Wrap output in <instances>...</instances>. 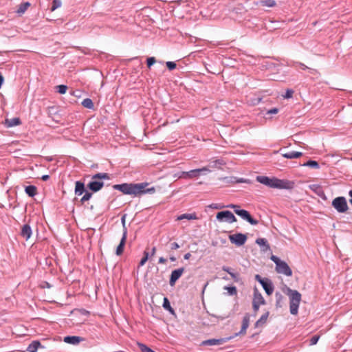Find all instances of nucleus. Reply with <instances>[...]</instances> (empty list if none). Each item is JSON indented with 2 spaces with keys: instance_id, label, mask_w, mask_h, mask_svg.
Returning a JSON list of instances; mask_svg holds the SVG:
<instances>
[{
  "instance_id": "nucleus-1",
  "label": "nucleus",
  "mask_w": 352,
  "mask_h": 352,
  "mask_svg": "<svg viewBox=\"0 0 352 352\" xmlns=\"http://www.w3.org/2000/svg\"><path fill=\"white\" fill-rule=\"evenodd\" d=\"M149 184L147 182L142 183H124L121 184H115L113 186V189L120 190L124 195H130L133 197H140L142 195L148 193L153 194L155 192V187H148Z\"/></svg>"
},
{
  "instance_id": "nucleus-2",
  "label": "nucleus",
  "mask_w": 352,
  "mask_h": 352,
  "mask_svg": "<svg viewBox=\"0 0 352 352\" xmlns=\"http://www.w3.org/2000/svg\"><path fill=\"white\" fill-rule=\"evenodd\" d=\"M285 293L289 298V309L292 315H296L298 311V307L301 301V294L297 290L286 287Z\"/></svg>"
},
{
  "instance_id": "nucleus-3",
  "label": "nucleus",
  "mask_w": 352,
  "mask_h": 352,
  "mask_svg": "<svg viewBox=\"0 0 352 352\" xmlns=\"http://www.w3.org/2000/svg\"><path fill=\"white\" fill-rule=\"evenodd\" d=\"M110 175L107 173H98L91 177V181L87 184V187L93 192L100 190L104 186V182L99 181L100 179H110Z\"/></svg>"
},
{
  "instance_id": "nucleus-4",
  "label": "nucleus",
  "mask_w": 352,
  "mask_h": 352,
  "mask_svg": "<svg viewBox=\"0 0 352 352\" xmlns=\"http://www.w3.org/2000/svg\"><path fill=\"white\" fill-rule=\"evenodd\" d=\"M332 206L339 213H345L349 210L348 204L344 197H337L333 199Z\"/></svg>"
},
{
  "instance_id": "nucleus-5",
  "label": "nucleus",
  "mask_w": 352,
  "mask_h": 352,
  "mask_svg": "<svg viewBox=\"0 0 352 352\" xmlns=\"http://www.w3.org/2000/svg\"><path fill=\"white\" fill-rule=\"evenodd\" d=\"M210 171L208 168L206 167H203L201 168H197L190 170L189 171H182L180 172V176H179V179H192L198 177L201 173Z\"/></svg>"
},
{
  "instance_id": "nucleus-6",
  "label": "nucleus",
  "mask_w": 352,
  "mask_h": 352,
  "mask_svg": "<svg viewBox=\"0 0 352 352\" xmlns=\"http://www.w3.org/2000/svg\"><path fill=\"white\" fill-rule=\"evenodd\" d=\"M216 218L220 222L226 221L228 223H232L237 221L236 217L230 210H223L217 212Z\"/></svg>"
},
{
  "instance_id": "nucleus-7",
  "label": "nucleus",
  "mask_w": 352,
  "mask_h": 352,
  "mask_svg": "<svg viewBox=\"0 0 352 352\" xmlns=\"http://www.w3.org/2000/svg\"><path fill=\"white\" fill-rule=\"evenodd\" d=\"M228 238L230 243L234 244L236 246H241L244 245L248 239L247 235L242 233L230 234L229 235Z\"/></svg>"
},
{
  "instance_id": "nucleus-8",
  "label": "nucleus",
  "mask_w": 352,
  "mask_h": 352,
  "mask_svg": "<svg viewBox=\"0 0 352 352\" xmlns=\"http://www.w3.org/2000/svg\"><path fill=\"white\" fill-rule=\"evenodd\" d=\"M294 186L295 184L293 181L280 179L276 177L274 188L292 190L294 188Z\"/></svg>"
},
{
  "instance_id": "nucleus-9",
  "label": "nucleus",
  "mask_w": 352,
  "mask_h": 352,
  "mask_svg": "<svg viewBox=\"0 0 352 352\" xmlns=\"http://www.w3.org/2000/svg\"><path fill=\"white\" fill-rule=\"evenodd\" d=\"M276 272L278 274H283L287 276H292V270L288 264L284 261H281L276 266Z\"/></svg>"
},
{
  "instance_id": "nucleus-10",
  "label": "nucleus",
  "mask_w": 352,
  "mask_h": 352,
  "mask_svg": "<svg viewBox=\"0 0 352 352\" xmlns=\"http://www.w3.org/2000/svg\"><path fill=\"white\" fill-rule=\"evenodd\" d=\"M235 213L241 217L243 219L247 221L251 225L255 226L258 223V221L254 219L248 210L243 209H237L235 210Z\"/></svg>"
},
{
  "instance_id": "nucleus-11",
  "label": "nucleus",
  "mask_w": 352,
  "mask_h": 352,
  "mask_svg": "<svg viewBox=\"0 0 352 352\" xmlns=\"http://www.w3.org/2000/svg\"><path fill=\"white\" fill-rule=\"evenodd\" d=\"M276 177H269L267 176H257L256 181L259 183L265 185L270 188H275Z\"/></svg>"
},
{
  "instance_id": "nucleus-12",
  "label": "nucleus",
  "mask_w": 352,
  "mask_h": 352,
  "mask_svg": "<svg viewBox=\"0 0 352 352\" xmlns=\"http://www.w3.org/2000/svg\"><path fill=\"white\" fill-rule=\"evenodd\" d=\"M184 272V267H180L172 271L169 280V284L170 286H174L175 285L176 281L181 277Z\"/></svg>"
},
{
  "instance_id": "nucleus-13",
  "label": "nucleus",
  "mask_w": 352,
  "mask_h": 352,
  "mask_svg": "<svg viewBox=\"0 0 352 352\" xmlns=\"http://www.w3.org/2000/svg\"><path fill=\"white\" fill-rule=\"evenodd\" d=\"M229 338H219V339H208L201 342V346H214V345H221L224 344Z\"/></svg>"
},
{
  "instance_id": "nucleus-14",
  "label": "nucleus",
  "mask_w": 352,
  "mask_h": 352,
  "mask_svg": "<svg viewBox=\"0 0 352 352\" xmlns=\"http://www.w3.org/2000/svg\"><path fill=\"white\" fill-rule=\"evenodd\" d=\"M260 284L262 285L263 289L268 296L273 293L274 287L270 279L264 278V280Z\"/></svg>"
},
{
  "instance_id": "nucleus-15",
  "label": "nucleus",
  "mask_w": 352,
  "mask_h": 352,
  "mask_svg": "<svg viewBox=\"0 0 352 352\" xmlns=\"http://www.w3.org/2000/svg\"><path fill=\"white\" fill-rule=\"evenodd\" d=\"M126 236H127V229H126V228H124V230L122 239H121L120 243L118 245V247L116 248V254L118 256L121 255L124 252V245L126 243Z\"/></svg>"
},
{
  "instance_id": "nucleus-16",
  "label": "nucleus",
  "mask_w": 352,
  "mask_h": 352,
  "mask_svg": "<svg viewBox=\"0 0 352 352\" xmlns=\"http://www.w3.org/2000/svg\"><path fill=\"white\" fill-rule=\"evenodd\" d=\"M32 231L30 226L28 224H24L21 228L20 235L23 238L25 239V240H28L32 236Z\"/></svg>"
},
{
  "instance_id": "nucleus-17",
  "label": "nucleus",
  "mask_w": 352,
  "mask_h": 352,
  "mask_svg": "<svg viewBox=\"0 0 352 352\" xmlns=\"http://www.w3.org/2000/svg\"><path fill=\"white\" fill-rule=\"evenodd\" d=\"M83 340L82 337L76 336H68L64 338L65 342L74 345L79 344Z\"/></svg>"
},
{
  "instance_id": "nucleus-18",
  "label": "nucleus",
  "mask_w": 352,
  "mask_h": 352,
  "mask_svg": "<svg viewBox=\"0 0 352 352\" xmlns=\"http://www.w3.org/2000/svg\"><path fill=\"white\" fill-rule=\"evenodd\" d=\"M252 302L259 305H265L266 303L262 294L258 291L256 288H254V298Z\"/></svg>"
},
{
  "instance_id": "nucleus-19",
  "label": "nucleus",
  "mask_w": 352,
  "mask_h": 352,
  "mask_svg": "<svg viewBox=\"0 0 352 352\" xmlns=\"http://www.w3.org/2000/svg\"><path fill=\"white\" fill-rule=\"evenodd\" d=\"M250 324V314H245L242 320V325L239 334H245L246 330L249 327Z\"/></svg>"
},
{
  "instance_id": "nucleus-20",
  "label": "nucleus",
  "mask_w": 352,
  "mask_h": 352,
  "mask_svg": "<svg viewBox=\"0 0 352 352\" xmlns=\"http://www.w3.org/2000/svg\"><path fill=\"white\" fill-rule=\"evenodd\" d=\"M250 324V314H245L242 320V325L239 334H245L246 330L249 327Z\"/></svg>"
},
{
  "instance_id": "nucleus-21",
  "label": "nucleus",
  "mask_w": 352,
  "mask_h": 352,
  "mask_svg": "<svg viewBox=\"0 0 352 352\" xmlns=\"http://www.w3.org/2000/svg\"><path fill=\"white\" fill-rule=\"evenodd\" d=\"M256 243L261 246V250L263 252H267L270 250V246L265 238H258L256 240Z\"/></svg>"
},
{
  "instance_id": "nucleus-22",
  "label": "nucleus",
  "mask_w": 352,
  "mask_h": 352,
  "mask_svg": "<svg viewBox=\"0 0 352 352\" xmlns=\"http://www.w3.org/2000/svg\"><path fill=\"white\" fill-rule=\"evenodd\" d=\"M86 191L85 184L80 181H76L75 183V194L81 195Z\"/></svg>"
},
{
  "instance_id": "nucleus-23",
  "label": "nucleus",
  "mask_w": 352,
  "mask_h": 352,
  "mask_svg": "<svg viewBox=\"0 0 352 352\" xmlns=\"http://www.w3.org/2000/svg\"><path fill=\"white\" fill-rule=\"evenodd\" d=\"M21 124V120L19 118H13L10 119H6L5 124L7 127H13L19 126Z\"/></svg>"
},
{
  "instance_id": "nucleus-24",
  "label": "nucleus",
  "mask_w": 352,
  "mask_h": 352,
  "mask_svg": "<svg viewBox=\"0 0 352 352\" xmlns=\"http://www.w3.org/2000/svg\"><path fill=\"white\" fill-rule=\"evenodd\" d=\"M255 6H266L269 8H273L276 6V3L274 0H261L254 2Z\"/></svg>"
},
{
  "instance_id": "nucleus-25",
  "label": "nucleus",
  "mask_w": 352,
  "mask_h": 352,
  "mask_svg": "<svg viewBox=\"0 0 352 352\" xmlns=\"http://www.w3.org/2000/svg\"><path fill=\"white\" fill-rule=\"evenodd\" d=\"M222 270L228 273L235 282H238L239 280V274L234 272L231 267L223 265L222 267Z\"/></svg>"
},
{
  "instance_id": "nucleus-26",
  "label": "nucleus",
  "mask_w": 352,
  "mask_h": 352,
  "mask_svg": "<svg viewBox=\"0 0 352 352\" xmlns=\"http://www.w3.org/2000/svg\"><path fill=\"white\" fill-rule=\"evenodd\" d=\"M269 311H266L264 314H263L261 318L255 322L254 326L256 328L263 326L267 322V318L269 316Z\"/></svg>"
},
{
  "instance_id": "nucleus-27",
  "label": "nucleus",
  "mask_w": 352,
  "mask_h": 352,
  "mask_svg": "<svg viewBox=\"0 0 352 352\" xmlns=\"http://www.w3.org/2000/svg\"><path fill=\"white\" fill-rule=\"evenodd\" d=\"M25 192L29 197H33L37 193V188L35 186L30 185L25 187Z\"/></svg>"
},
{
  "instance_id": "nucleus-28",
  "label": "nucleus",
  "mask_w": 352,
  "mask_h": 352,
  "mask_svg": "<svg viewBox=\"0 0 352 352\" xmlns=\"http://www.w3.org/2000/svg\"><path fill=\"white\" fill-rule=\"evenodd\" d=\"M302 155L301 152L298 151H290L283 154V156L287 159H295L298 158Z\"/></svg>"
},
{
  "instance_id": "nucleus-29",
  "label": "nucleus",
  "mask_w": 352,
  "mask_h": 352,
  "mask_svg": "<svg viewBox=\"0 0 352 352\" xmlns=\"http://www.w3.org/2000/svg\"><path fill=\"white\" fill-rule=\"evenodd\" d=\"M41 342L37 340L32 341L27 348L28 352H36L38 347L41 346Z\"/></svg>"
},
{
  "instance_id": "nucleus-30",
  "label": "nucleus",
  "mask_w": 352,
  "mask_h": 352,
  "mask_svg": "<svg viewBox=\"0 0 352 352\" xmlns=\"http://www.w3.org/2000/svg\"><path fill=\"white\" fill-rule=\"evenodd\" d=\"M162 307L165 310L168 311L171 314H173V315L175 314V310L170 306V303L168 298H166V297L164 298Z\"/></svg>"
},
{
  "instance_id": "nucleus-31",
  "label": "nucleus",
  "mask_w": 352,
  "mask_h": 352,
  "mask_svg": "<svg viewBox=\"0 0 352 352\" xmlns=\"http://www.w3.org/2000/svg\"><path fill=\"white\" fill-rule=\"evenodd\" d=\"M311 189L314 190L319 197H320L324 200L327 199L325 193L320 186H313L312 187H311Z\"/></svg>"
},
{
  "instance_id": "nucleus-32",
  "label": "nucleus",
  "mask_w": 352,
  "mask_h": 352,
  "mask_svg": "<svg viewBox=\"0 0 352 352\" xmlns=\"http://www.w3.org/2000/svg\"><path fill=\"white\" fill-rule=\"evenodd\" d=\"M197 217L196 215V213H185L182 214L180 216L177 217V220H182V219H188V220H192V219H197Z\"/></svg>"
},
{
  "instance_id": "nucleus-33",
  "label": "nucleus",
  "mask_w": 352,
  "mask_h": 352,
  "mask_svg": "<svg viewBox=\"0 0 352 352\" xmlns=\"http://www.w3.org/2000/svg\"><path fill=\"white\" fill-rule=\"evenodd\" d=\"M30 6V3L29 2H25V3H21L19 6V8L16 10V13H18L20 15L23 14Z\"/></svg>"
},
{
  "instance_id": "nucleus-34",
  "label": "nucleus",
  "mask_w": 352,
  "mask_h": 352,
  "mask_svg": "<svg viewBox=\"0 0 352 352\" xmlns=\"http://www.w3.org/2000/svg\"><path fill=\"white\" fill-rule=\"evenodd\" d=\"M275 298H276V307H281L283 300H284L283 296L280 292H277L275 294Z\"/></svg>"
},
{
  "instance_id": "nucleus-35",
  "label": "nucleus",
  "mask_w": 352,
  "mask_h": 352,
  "mask_svg": "<svg viewBox=\"0 0 352 352\" xmlns=\"http://www.w3.org/2000/svg\"><path fill=\"white\" fill-rule=\"evenodd\" d=\"M81 104L89 109H93L94 107V102L90 98H85L81 102Z\"/></svg>"
},
{
  "instance_id": "nucleus-36",
  "label": "nucleus",
  "mask_w": 352,
  "mask_h": 352,
  "mask_svg": "<svg viewBox=\"0 0 352 352\" xmlns=\"http://www.w3.org/2000/svg\"><path fill=\"white\" fill-rule=\"evenodd\" d=\"M302 166H309L310 168H316V169L320 168L318 162L316 161H314V160H309L306 163H304L302 164Z\"/></svg>"
},
{
  "instance_id": "nucleus-37",
  "label": "nucleus",
  "mask_w": 352,
  "mask_h": 352,
  "mask_svg": "<svg viewBox=\"0 0 352 352\" xmlns=\"http://www.w3.org/2000/svg\"><path fill=\"white\" fill-rule=\"evenodd\" d=\"M224 289L228 291V293L230 296H235L237 294V289L235 286H226Z\"/></svg>"
},
{
  "instance_id": "nucleus-38",
  "label": "nucleus",
  "mask_w": 352,
  "mask_h": 352,
  "mask_svg": "<svg viewBox=\"0 0 352 352\" xmlns=\"http://www.w3.org/2000/svg\"><path fill=\"white\" fill-rule=\"evenodd\" d=\"M84 193L85 195L82 196L80 201L82 204H83L85 201L89 200L93 195L92 192H90L87 190Z\"/></svg>"
},
{
  "instance_id": "nucleus-39",
  "label": "nucleus",
  "mask_w": 352,
  "mask_h": 352,
  "mask_svg": "<svg viewBox=\"0 0 352 352\" xmlns=\"http://www.w3.org/2000/svg\"><path fill=\"white\" fill-rule=\"evenodd\" d=\"M212 167L220 168L221 166L225 165L226 162H224L223 160L219 159L212 162Z\"/></svg>"
},
{
  "instance_id": "nucleus-40",
  "label": "nucleus",
  "mask_w": 352,
  "mask_h": 352,
  "mask_svg": "<svg viewBox=\"0 0 352 352\" xmlns=\"http://www.w3.org/2000/svg\"><path fill=\"white\" fill-rule=\"evenodd\" d=\"M221 179L226 184H236V177H225Z\"/></svg>"
},
{
  "instance_id": "nucleus-41",
  "label": "nucleus",
  "mask_w": 352,
  "mask_h": 352,
  "mask_svg": "<svg viewBox=\"0 0 352 352\" xmlns=\"http://www.w3.org/2000/svg\"><path fill=\"white\" fill-rule=\"evenodd\" d=\"M61 1L60 0H53L52 3L51 11H54L56 9L61 6Z\"/></svg>"
},
{
  "instance_id": "nucleus-42",
  "label": "nucleus",
  "mask_w": 352,
  "mask_h": 352,
  "mask_svg": "<svg viewBox=\"0 0 352 352\" xmlns=\"http://www.w3.org/2000/svg\"><path fill=\"white\" fill-rule=\"evenodd\" d=\"M148 257H149V253L146 251H144V256L140 260L139 266H143L146 263V262L148 261Z\"/></svg>"
},
{
  "instance_id": "nucleus-43",
  "label": "nucleus",
  "mask_w": 352,
  "mask_h": 352,
  "mask_svg": "<svg viewBox=\"0 0 352 352\" xmlns=\"http://www.w3.org/2000/svg\"><path fill=\"white\" fill-rule=\"evenodd\" d=\"M57 91L60 94H65L67 90V86L65 85H60L56 86Z\"/></svg>"
},
{
  "instance_id": "nucleus-44",
  "label": "nucleus",
  "mask_w": 352,
  "mask_h": 352,
  "mask_svg": "<svg viewBox=\"0 0 352 352\" xmlns=\"http://www.w3.org/2000/svg\"><path fill=\"white\" fill-rule=\"evenodd\" d=\"M156 62V59L155 57H149L146 60V64L148 68H151V67L154 65Z\"/></svg>"
},
{
  "instance_id": "nucleus-45",
  "label": "nucleus",
  "mask_w": 352,
  "mask_h": 352,
  "mask_svg": "<svg viewBox=\"0 0 352 352\" xmlns=\"http://www.w3.org/2000/svg\"><path fill=\"white\" fill-rule=\"evenodd\" d=\"M319 338H320V336L318 335H315V336H312L309 340V344L310 345L316 344L318 342Z\"/></svg>"
},
{
  "instance_id": "nucleus-46",
  "label": "nucleus",
  "mask_w": 352,
  "mask_h": 352,
  "mask_svg": "<svg viewBox=\"0 0 352 352\" xmlns=\"http://www.w3.org/2000/svg\"><path fill=\"white\" fill-rule=\"evenodd\" d=\"M209 207L212 209L219 210L226 208V206L218 204H212L209 206Z\"/></svg>"
},
{
  "instance_id": "nucleus-47",
  "label": "nucleus",
  "mask_w": 352,
  "mask_h": 352,
  "mask_svg": "<svg viewBox=\"0 0 352 352\" xmlns=\"http://www.w3.org/2000/svg\"><path fill=\"white\" fill-rule=\"evenodd\" d=\"M166 67L167 68L169 69V70H173L174 69L176 68L177 67V65L174 62H171V61H168L166 63Z\"/></svg>"
},
{
  "instance_id": "nucleus-48",
  "label": "nucleus",
  "mask_w": 352,
  "mask_h": 352,
  "mask_svg": "<svg viewBox=\"0 0 352 352\" xmlns=\"http://www.w3.org/2000/svg\"><path fill=\"white\" fill-rule=\"evenodd\" d=\"M294 91L292 89H287L285 94L283 95V98H291L293 96Z\"/></svg>"
},
{
  "instance_id": "nucleus-49",
  "label": "nucleus",
  "mask_w": 352,
  "mask_h": 352,
  "mask_svg": "<svg viewBox=\"0 0 352 352\" xmlns=\"http://www.w3.org/2000/svg\"><path fill=\"white\" fill-rule=\"evenodd\" d=\"M270 258L276 264V266L282 261L275 255H272Z\"/></svg>"
},
{
  "instance_id": "nucleus-50",
  "label": "nucleus",
  "mask_w": 352,
  "mask_h": 352,
  "mask_svg": "<svg viewBox=\"0 0 352 352\" xmlns=\"http://www.w3.org/2000/svg\"><path fill=\"white\" fill-rule=\"evenodd\" d=\"M236 183H246V184H250V179H245V178H239V179H238L237 177H236Z\"/></svg>"
},
{
  "instance_id": "nucleus-51",
  "label": "nucleus",
  "mask_w": 352,
  "mask_h": 352,
  "mask_svg": "<svg viewBox=\"0 0 352 352\" xmlns=\"http://www.w3.org/2000/svg\"><path fill=\"white\" fill-rule=\"evenodd\" d=\"M260 305H259V304H256V303L252 302V308H253V310L254 312V316L256 314L257 311H258Z\"/></svg>"
},
{
  "instance_id": "nucleus-52",
  "label": "nucleus",
  "mask_w": 352,
  "mask_h": 352,
  "mask_svg": "<svg viewBox=\"0 0 352 352\" xmlns=\"http://www.w3.org/2000/svg\"><path fill=\"white\" fill-rule=\"evenodd\" d=\"M226 208H232V209H234V212L237 209H241L240 206L239 205H235V204H229V205L226 206Z\"/></svg>"
},
{
  "instance_id": "nucleus-53",
  "label": "nucleus",
  "mask_w": 352,
  "mask_h": 352,
  "mask_svg": "<svg viewBox=\"0 0 352 352\" xmlns=\"http://www.w3.org/2000/svg\"><path fill=\"white\" fill-rule=\"evenodd\" d=\"M294 65L300 66V68L302 69L303 70L308 69V67L305 64H303L302 63L296 62L294 63Z\"/></svg>"
},
{
  "instance_id": "nucleus-54",
  "label": "nucleus",
  "mask_w": 352,
  "mask_h": 352,
  "mask_svg": "<svg viewBox=\"0 0 352 352\" xmlns=\"http://www.w3.org/2000/svg\"><path fill=\"white\" fill-rule=\"evenodd\" d=\"M278 112V109L273 108L267 111V114H276Z\"/></svg>"
},
{
  "instance_id": "nucleus-55",
  "label": "nucleus",
  "mask_w": 352,
  "mask_h": 352,
  "mask_svg": "<svg viewBox=\"0 0 352 352\" xmlns=\"http://www.w3.org/2000/svg\"><path fill=\"white\" fill-rule=\"evenodd\" d=\"M255 280L258 281L259 283H262L264 280V278H262L259 274L255 275Z\"/></svg>"
},
{
  "instance_id": "nucleus-56",
  "label": "nucleus",
  "mask_w": 352,
  "mask_h": 352,
  "mask_svg": "<svg viewBox=\"0 0 352 352\" xmlns=\"http://www.w3.org/2000/svg\"><path fill=\"white\" fill-rule=\"evenodd\" d=\"M179 248V245L177 243L174 242V243H171V245H170L171 250H177Z\"/></svg>"
},
{
  "instance_id": "nucleus-57",
  "label": "nucleus",
  "mask_w": 352,
  "mask_h": 352,
  "mask_svg": "<svg viewBox=\"0 0 352 352\" xmlns=\"http://www.w3.org/2000/svg\"><path fill=\"white\" fill-rule=\"evenodd\" d=\"M166 263V259L164 257H160L159 258V263H161V264H164Z\"/></svg>"
},
{
  "instance_id": "nucleus-58",
  "label": "nucleus",
  "mask_w": 352,
  "mask_h": 352,
  "mask_svg": "<svg viewBox=\"0 0 352 352\" xmlns=\"http://www.w3.org/2000/svg\"><path fill=\"white\" fill-rule=\"evenodd\" d=\"M50 179V176L48 175H44L42 176L41 179L43 181H47Z\"/></svg>"
},
{
  "instance_id": "nucleus-59",
  "label": "nucleus",
  "mask_w": 352,
  "mask_h": 352,
  "mask_svg": "<svg viewBox=\"0 0 352 352\" xmlns=\"http://www.w3.org/2000/svg\"><path fill=\"white\" fill-rule=\"evenodd\" d=\"M190 256H191L190 253L188 252V253L184 254V258L185 260H188V259L190 258Z\"/></svg>"
},
{
  "instance_id": "nucleus-60",
  "label": "nucleus",
  "mask_w": 352,
  "mask_h": 352,
  "mask_svg": "<svg viewBox=\"0 0 352 352\" xmlns=\"http://www.w3.org/2000/svg\"><path fill=\"white\" fill-rule=\"evenodd\" d=\"M349 195L350 197L349 203L352 206V190H349Z\"/></svg>"
},
{
  "instance_id": "nucleus-61",
  "label": "nucleus",
  "mask_w": 352,
  "mask_h": 352,
  "mask_svg": "<svg viewBox=\"0 0 352 352\" xmlns=\"http://www.w3.org/2000/svg\"><path fill=\"white\" fill-rule=\"evenodd\" d=\"M122 225H123V231L124 230V228H126L125 226V215H124L122 217Z\"/></svg>"
},
{
  "instance_id": "nucleus-62",
  "label": "nucleus",
  "mask_w": 352,
  "mask_h": 352,
  "mask_svg": "<svg viewBox=\"0 0 352 352\" xmlns=\"http://www.w3.org/2000/svg\"><path fill=\"white\" fill-rule=\"evenodd\" d=\"M156 252V248L155 247H153L151 250V256H153L155 255Z\"/></svg>"
},
{
  "instance_id": "nucleus-63",
  "label": "nucleus",
  "mask_w": 352,
  "mask_h": 352,
  "mask_svg": "<svg viewBox=\"0 0 352 352\" xmlns=\"http://www.w3.org/2000/svg\"><path fill=\"white\" fill-rule=\"evenodd\" d=\"M3 81H4V78H3V76L0 74V88L2 86Z\"/></svg>"
},
{
  "instance_id": "nucleus-64",
  "label": "nucleus",
  "mask_w": 352,
  "mask_h": 352,
  "mask_svg": "<svg viewBox=\"0 0 352 352\" xmlns=\"http://www.w3.org/2000/svg\"><path fill=\"white\" fill-rule=\"evenodd\" d=\"M44 287H46L47 288H50L51 287V285H50L49 283L47 282H45V286H43Z\"/></svg>"
}]
</instances>
